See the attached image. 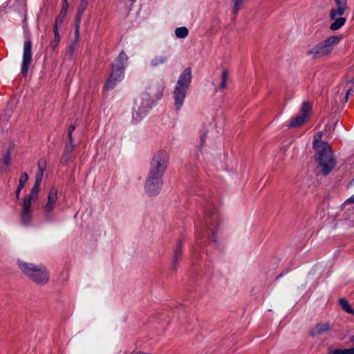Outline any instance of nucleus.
I'll use <instances>...</instances> for the list:
<instances>
[{
    "label": "nucleus",
    "mask_w": 354,
    "mask_h": 354,
    "mask_svg": "<svg viewBox=\"0 0 354 354\" xmlns=\"http://www.w3.org/2000/svg\"><path fill=\"white\" fill-rule=\"evenodd\" d=\"M46 162L44 160H39L37 162L38 171L44 172L46 169Z\"/></svg>",
    "instance_id": "c756f323"
},
{
    "label": "nucleus",
    "mask_w": 354,
    "mask_h": 354,
    "mask_svg": "<svg viewBox=\"0 0 354 354\" xmlns=\"http://www.w3.org/2000/svg\"><path fill=\"white\" fill-rule=\"evenodd\" d=\"M312 111V104L309 102H305L303 103L302 106L301 108V115L293 118L288 127L294 128L298 127L303 124L305 122H306L310 115Z\"/></svg>",
    "instance_id": "6e6552de"
},
{
    "label": "nucleus",
    "mask_w": 354,
    "mask_h": 354,
    "mask_svg": "<svg viewBox=\"0 0 354 354\" xmlns=\"http://www.w3.org/2000/svg\"><path fill=\"white\" fill-rule=\"evenodd\" d=\"M188 29L186 27H180L176 29L175 35L178 38H185L188 35Z\"/></svg>",
    "instance_id": "b1692460"
},
{
    "label": "nucleus",
    "mask_w": 354,
    "mask_h": 354,
    "mask_svg": "<svg viewBox=\"0 0 354 354\" xmlns=\"http://www.w3.org/2000/svg\"><path fill=\"white\" fill-rule=\"evenodd\" d=\"M44 176V172L38 171L36 174L35 184L40 185Z\"/></svg>",
    "instance_id": "473e14b6"
},
{
    "label": "nucleus",
    "mask_w": 354,
    "mask_h": 354,
    "mask_svg": "<svg viewBox=\"0 0 354 354\" xmlns=\"http://www.w3.org/2000/svg\"><path fill=\"white\" fill-rule=\"evenodd\" d=\"M88 3V0H81L80 4L77 9V13L75 17V20L81 21L82 14L86 8Z\"/></svg>",
    "instance_id": "6ab92c4d"
},
{
    "label": "nucleus",
    "mask_w": 354,
    "mask_h": 354,
    "mask_svg": "<svg viewBox=\"0 0 354 354\" xmlns=\"http://www.w3.org/2000/svg\"><path fill=\"white\" fill-rule=\"evenodd\" d=\"M342 39V35H334L316 44L319 53L322 57L329 56L335 45Z\"/></svg>",
    "instance_id": "0eeeda50"
},
{
    "label": "nucleus",
    "mask_w": 354,
    "mask_h": 354,
    "mask_svg": "<svg viewBox=\"0 0 354 354\" xmlns=\"http://www.w3.org/2000/svg\"><path fill=\"white\" fill-rule=\"evenodd\" d=\"M124 74V66H118L114 68L108 78L104 88L109 89L114 87L115 84L117 81L120 80Z\"/></svg>",
    "instance_id": "9d476101"
},
{
    "label": "nucleus",
    "mask_w": 354,
    "mask_h": 354,
    "mask_svg": "<svg viewBox=\"0 0 354 354\" xmlns=\"http://www.w3.org/2000/svg\"><path fill=\"white\" fill-rule=\"evenodd\" d=\"M315 160L317 163V172L328 175L335 167L337 161L330 145H324L315 149Z\"/></svg>",
    "instance_id": "f257e3e1"
},
{
    "label": "nucleus",
    "mask_w": 354,
    "mask_h": 354,
    "mask_svg": "<svg viewBox=\"0 0 354 354\" xmlns=\"http://www.w3.org/2000/svg\"><path fill=\"white\" fill-rule=\"evenodd\" d=\"M39 184H35V185L34 187L32 188L30 192L32 193V194H35V195H37L38 196V193L39 192Z\"/></svg>",
    "instance_id": "f704fd0d"
},
{
    "label": "nucleus",
    "mask_w": 354,
    "mask_h": 354,
    "mask_svg": "<svg viewBox=\"0 0 354 354\" xmlns=\"http://www.w3.org/2000/svg\"><path fill=\"white\" fill-rule=\"evenodd\" d=\"M10 154H11V149H8L7 150L6 154L3 157V162L7 167H9L10 165V161H11Z\"/></svg>",
    "instance_id": "c85d7f7f"
},
{
    "label": "nucleus",
    "mask_w": 354,
    "mask_h": 354,
    "mask_svg": "<svg viewBox=\"0 0 354 354\" xmlns=\"http://www.w3.org/2000/svg\"><path fill=\"white\" fill-rule=\"evenodd\" d=\"M329 354H354V350L351 348L346 349H328Z\"/></svg>",
    "instance_id": "5701e85b"
},
{
    "label": "nucleus",
    "mask_w": 354,
    "mask_h": 354,
    "mask_svg": "<svg viewBox=\"0 0 354 354\" xmlns=\"http://www.w3.org/2000/svg\"><path fill=\"white\" fill-rule=\"evenodd\" d=\"M192 78V69L190 67L184 69L178 78L174 91V104L176 110H180L183 104L184 100L187 95V91L191 84Z\"/></svg>",
    "instance_id": "f03ea898"
},
{
    "label": "nucleus",
    "mask_w": 354,
    "mask_h": 354,
    "mask_svg": "<svg viewBox=\"0 0 354 354\" xmlns=\"http://www.w3.org/2000/svg\"><path fill=\"white\" fill-rule=\"evenodd\" d=\"M26 198H29V200L32 201V200L37 198V195L32 194V192H30L28 196H25Z\"/></svg>",
    "instance_id": "ea45409f"
},
{
    "label": "nucleus",
    "mask_w": 354,
    "mask_h": 354,
    "mask_svg": "<svg viewBox=\"0 0 354 354\" xmlns=\"http://www.w3.org/2000/svg\"><path fill=\"white\" fill-rule=\"evenodd\" d=\"M77 44H76L73 41H72L71 44H70L69 48H68V53L71 56L73 55L74 51L75 50Z\"/></svg>",
    "instance_id": "72a5a7b5"
},
{
    "label": "nucleus",
    "mask_w": 354,
    "mask_h": 354,
    "mask_svg": "<svg viewBox=\"0 0 354 354\" xmlns=\"http://www.w3.org/2000/svg\"><path fill=\"white\" fill-rule=\"evenodd\" d=\"M336 4L335 8H332L330 10V18L334 20V22L330 24V28L332 30H337L339 29L346 23V18L342 17L345 11L348 8L346 0H334Z\"/></svg>",
    "instance_id": "20e7f679"
},
{
    "label": "nucleus",
    "mask_w": 354,
    "mask_h": 354,
    "mask_svg": "<svg viewBox=\"0 0 354 354\" xmlns=\"http://www.w3.org/2000/svg\"><path fill=\"white\" fill-rule=\"evenodd\" d=\"M244 1L245 0H232L233 14L236 15L243 8Z\"/></svg>",
    "instance_id": "412c9836"
},
{
    "label": "nucleus",
    "mask_w": 354,
    "mask_h": 354,
    "mask_svg": "<svg viewBox=\"0 0 354 354\" xmlns=\"http://www.w3.org/2000/svg\"><path fill=\"white\" fill-rule=\"evenodd\" d=\"M68 8V6L62 5L59 15L56 18L54 26L59 27L62 24L64 19L66 17Z\"/></svg>",
    "instance_id": "dca6fc26"
},
{
    "label": "nucleus",
    "mask_w": 354,
    "mask_h": 354,
    "mask_svg": "<svg viewBox=\"0 0 354 354\" xmlns=\"http://www.w3.org/2000/svg\"><path fill=\"white\" fill-rule=\"evenodd\" d=\"M353 91V89H349L347 92H346V94H348V95L351 94V93Z\"/></svg>",
    "instance_id": "49530a36"
},
{
    "label": "nucleus",
    "mask_w": 354,
    "mask_h": 354,
    "mask_svg": "<svg viewBox=\"0 0 354 354\" xmlns=\"http://www.w3.org/2000/svg\"><path fill=\"white\" fill-rule=\"evenodd\" d=\"M167 159L168 156L166 152L158 151L156 153L152 160L149 176L156 179L161 178L167 167Z\"/></svg>",
    "instance_id": "39448f33"
},
{
    "label": "nucleus",
    "mask_w": 354,
    "mask_h": 354,
    "mask_svg": "<svg viewBox=\"0 0 354 354\" xmlns=\"http://www.w3.org/2000/svg\"><path fill=\"white\" fill-rule=\"evenodd\" d=\"M323 136V132L319 131L316 133V136L315 137L314 141H313V149H317L318 147H323L324 145H329L328 143L326 142L322 141V138Z\"/></svg>",
    "instance_id": "a211bd4d"
},
{
    "label": "nucleus",
    "mask_w": 354,
    "mask_h": 354,
    "mask_svg": "<svg viewBox=\"0 0 354 354\" xmlns=\"http://www.w3.org/2000/svg\"><path fill=\"white\" fill-rule=\"evenodd\" d=\"M147 106H142L140 102H136L133 107V119L136 120L142 118L147 111Z\"/></svg>",
    "instance_id": "2eb2a0df"
},
{
    "label": "nucleus",
    "mask_w": 354,
    "mask_h": 354,
    "mask_svg": "<svg viewBox=\"0 0 354 354\" xmlns=\"http://www.w3.org/2000/svg\"><path fill=\"white\" fill-rule=\"evenodd\" d=\"M28 179V174L24 172V173H22L21 174V176L19 180V185L17 188V190H16V197L17 198H19V194H20V192L21 191V189L24 188L26 183L27 182Z\"/></svg>",
    "instance_id": "f3484780"
},
{
    "label": "nucleus",
    "mask_w": 354,
    "mask_h": 354,
    "mask_svg": "<svg viewBox=\"0 0 354 354\" xmlns=\"http://www.w3.org/2000/svg\"><path fill=\"white\" fill-rule=\"evenodd\" d=\"M81 21L75 20V38L73 42L77 44L80 39V27Z\"/></svg>",
    "instance_id": "bb28decb"
},
{
    "label": "nucleus",
    "mask_w": 354,
    "mask_h": 354,
    "mask_svg": "<svg viewBox=\"0 0 354 354\" xmlns=\"http://www.w3.org/2000/svg\"><path fill=\"white\" fill-rule=\"evenodd\" d=\"M127 59L128 57L127 55L123 51H122L118 56V59L120 62V66H124V62H127Z\"/></svg>",
    "instance_id": "7c9ffc66"
},
{
    "label": "nucleus",
    "mask_w": 354,
    "mask_h": 354,
    "mask_svg": "<svg viewBox=\"0 0 354 354\" xmlns=\"http://www.w3.org/2000/svg\"><path fill=\"white\" fill-rule=\"evenodd\" d=\"M18 266L21 272L37 284H45L48 281V274L45 266L35 265L18 260Z\"/></svg>",
    "instance_id": "7ed1b4c3"
},
{
    "label": "nucleus",
    "mask_w": 354,
    "mask_h": 354,
    "mask_svg": "<svg viewBox=\"0 0 354 354\" xmlns=\"http://www.w3.org/2000/svg\"><path fill=\"white\" fill-rule=\"evenodd\" d=\"M339 302L341 306L342 307V308L346 313H351V314H354V311L352 310V308H351L350 304H348V302L346 299H340L339 300Z\"/></svg>",
    "instance_id": "a878e982"
},
{
    "label": "nucleus",
    "mask_w": 354,
    "mask_h": 354,
    "mask_svg": "<svg viewBox=\"0 0 354 354\" xmlns=\"http://www.w3.org/2000/svg\"><path fill=\"white\" fill-rule=\"evenodd\" d=\"M227 78H228V71L227 69H224V70H223L222 73H221V80L227 82Z\"/></svg>",
    "instance_id": "e433bc0d"
},
{
    "label": "nucleus",
    "mask_w": 354,
    "mask_h": 354,
    "mask_svg": "<svg viewBox=\"0 0 354 354\" xmlns=\"http://www.w3.org/2000/svg\"><path fill=\"white\" fill-rule=\"evenodd\" d=\"M62 5H66L67 6H68V0H63V4Z\"/></svg>",
    "instance_id": "a18cd8bd"
},
{
    "label": "nucleus",
    "mask_w": 354,
    "mask_h": 354,
    "mask_svg": "<svg viewBox=\"0 0 354 354\" xmlns=\"http://www.w3.org/2000/svg\"><path fill=\"white\" fill-rule=\"evenodd\" d=\"M353 183H354V179L351 180V182L350 183V185H353Z\"/></svg>",
    "instance_id": "8fccbe9b"
},
{
    "label": "nucleus",
    "mask_w": 354,
    "mask_h": 354,
    "mask_svg": "<svg viewBox=\"0 0 354 354\" xmlns=\"http://www.w3.org/2000/svg\"><path fill=\"white\" fill-rule=\"evenodd\" d=\"M68 142L67 144H73V139L72 134H68Z\"/></svg>",
    "instance_id": "79ce46f5"
},
{
    "label": "nucleus",
    "mask_w": 354,
    "mask_h": 354,
    "mask_svg": "<svg viewBox=\"0 0 354 354\" xmlns=\"http://www.w3.org/2000/svg\"><path fill=\"white\" fill-rule=\"evenodd\" d=\"M32 43L31 41L28 40L24 42L23 59L21 64V73L24 76H26L28 68L32 62Z\"/></svg>",
    "instance_id": "1a4fd4ad"
},
{
    "label": "nucleus",
    "mask_w": 354,
    "mask_h": 354,
    "mask_svg": "<svg viewBox=\"0 0 354 354\" xmlns=\"http://www.w3.org/2000/svg\"><path fill=\"white\" fill-rule=\"evenodd\" d=\"M57 199V189L55 187H51L48 195V201L44 207V211L46 216L48 217L52 213L54 207L55 203Z\"/></svg>",
    "instance_id": "9b49d317"
},
{
    "label": "nucleus",
    "mask_w": 354,
    "mask_h": 354,
    "mask_svg": "<svg viewBox=\"0 0 354 354\" xmlns=\"http://www.w3.org/2000/svg\"><path fill=\"white\" fill-rule=\"evenodd\" d=\"M306 55L308 57L313 59L321 57L316 45L308 49L306 52Z\"/></svg>",
    "instance_id": "4be33fe9"
},
{
    "label": "nucleus",
    "mask_w": 354,
    "mask_h": 354,
    "mask_svg": "<svg viewBox=\"0 0 354 354\" xmlns=\"http://www.w3.org/2000/svg\"><path fill=\"white\" fill-rule=\"evenodd\" d=\"M58 28L59 26H54L53 27V32H54V40L52 41L50 44V46L52 49V50H55L59 41L60 39L59 32H58Z\"/></svg>",
    "instance_id": "aec40b11"
},
{
    "label": "nucleus",
    "mask_w": 354,
    "mask_h": 354,
    "mask_svg": "<svg viewBox=\"0 0 354 354\" xmlns=\"http://www.w3.org/2000/svg\"><path fill=\"white\" fill-rule=\"evenodd\" d=\"M212 241L217 244L218 243V238L216 235L215 232H212Z\"/></svg>",
    "instance_id": "58836bf2"
},
{
    "label": "nucleus",
    "mask_w": 354,
    "mask_h": 354,
    "mask_svg": "<svg viewBox=\"0 0 354 354\" xmlns=\"http://www.w3.org/2000/svg\"><path fill=\"white\" fill-rule=\"evenodd\" d=\"M183 241L180 240L178 241L177 248L175 249L173 255V266L174 269L176 270L177 265L178 264L180 257L183 254Z\"/></svg>",
    "instance_id": "4468645a"
},
{
    "label": "nucleus",
    "mask_w": 354,
    "mask_h": 354,
    "mask_svg": "<svg viewBox=\"0 0 354 354\" xmlns=\"http://www.w3.org/2000/svg\"><path fill=\"white\" fill-rule=\"evenodd\" d=\"M24 30L26 32H28V27H27V25H26V17H25L24 18Z\"/></svg>",
    "instance_id": "37998d69"
},
{
    "label": "nucleus",
    "mask_w": 354,
    "mask_h": 354,
    "mask_svg": "<svg viewBox=\"0 0 354 354\" xmlns=\"http://www.w3.org/2000/svg\"><path fill=\"white\" fill-rule=\"evenodd\" d=\"M227 87V82L226 81H223V80H221V82L219 85V88L221 90H224Z\"/></svg>",
    "instance_id": "4c0bfd02"
},
{
    "label": "nucleus",
    "mask_w": 354,
    "mask_h": 354,
    "mask_svg": "<svg viewBox=\"0 0 354 354\" xmlns=\"http://www.w3.org/2000/svg\"><path fill=\"white\" fill-rule=\"evenodd\" d=\"M166 59L162 55H156L151 59V64L153 66H158L165 62Z\"/></svg>",
    "instance_id": "393cba45"
},
{
    "label": "nucleus",
    "mask_w": 354,
    "mask_h": 354,
    "mask_svg": "<svg viewBox=\"0 0 354 354\" xmlns=\"http://www.w3.org/2000/svg\"><path fill=\"white\" fill-rule=\"evenodd\" d=\"M333 330V324L330 321H319L317 322L308 331V335L310 337L328 335Z\"/></svg>",
    "instance_id": "423d86ee"
},
{
    "label": "nucleus",
    "mask_w": 354,
    "mask_h": 354,
    "mask_svg": "<svg viewBox=\"0 0 354 354\" xmlns=\"http://www.w3.org/2000/svg\"><path fill=\"white\" fill-rule=\"evenodd\" d=\"M75 148L74 144H66L64 153L71 155L73 149Z\"/></svg>",
    "instance_id": "2f4dec72"
},
{
    "label": "nucleus",
    "mask_w": 354,
    "mask_h": 354,
    "mask_svg": "<svg viewBox=\"0 0 354 354\" xmlns=\"http://www.w3.org/2000/svg\"><path fill=\"white\" fill-rule=\"evenodd\" d=\"M81 21L75 20V38L73 42L77 44L80 39V27Z\"/></svg>",
    "instance_id": "cd10ccee"
},
{
    "label": "nucleus",
    "mask_w": 354,
    "mask_h": 354,
    "mask_svg": "<svg viewBox=\"0 0 354 354\" xmlns=\"http://www.w3.org/2000/svg\"><path fill=\"white\" fill-rule=\"evenodd\" d=\"M162 185L161 178L156 179L151 178V176H148L146 180V190L149 194H156L160 192Z\"/></svg>",
    "instance_id": "f8f14e48"
},
{
    "label": "nucleus",
    "mask_w": 354,
    "mask_h": 354,
    "mask_svg": "<svg viewBox=\"0 0 354 354\" xmlns=\"http://www.w3.org/2000/svg\"><path fill=\"white\" fill-rule=\"evenodd\" d=\"M71 158V155L69 154H66L64 153L63 156H62V161H63V163L64 165H68V162H69V160Z\"/></svg>",
    "instance_id": "c9c22d12"
},
{
    "label": "nucleus",
    "mask_w": 354,
    "mask_h": 354,
    "mask_svg": "<svg viewBox=\"0 0 354 354\" xmlns=\"http://www.w3.org/2000/svg\"><path fill=\"white\" fill-rule=\"evenodd\" d=\"M31 201L29 198L24 197L22 205L21 221L24 223H28L31 217L32 211L30 209Z\"/></svg>",
    "instance_id": "ddd939ff"
},
{
    "label": "nucleus",
    "mask_w": 354,
    "mask_h": 354,
    "mask_svg": "<svg viewBox=\"0 0 354 354\" xmlns=\"http://www.w3.org/2000/svg\"><path fill=\"white\" fill-rule=\"evenodd\" d=\"M346 202L348 203H354V195L352 196L351 197H350L347 201Z\"/></svg>",
    "instance_id": "c03bdc74"
},
{
    "label": "nucleus",
    "mask_w": 354,
    "mask_h": 354,
    "mask_svg": "<svg viewBox=\"0 0 354 354\" xmlns=\"http://www.w3.org/2000/svg\"><path fill=\"white\" fill-rule=\"evenodd\" d=\"M351 342H353L354 343V337H353L351 338ZM352 349H353V350H354V348H352Z\"/></svg>",
    "instance_id": "09e8293b"
},
{
    "label": "nucleus",
    "mask_w": 354,
    "mask_h": 354,
    "mask_svg": "<svg viewBox=\"0 0 354 354\" xmlns=\"http://www.w3.org/2000/svg\"><path fill=\"white\" fill-rule=\"evenodd\" d=\"M348 94H346V96H345V101L347 102L348 101Z\"/></svg>",
    "instance_id": "de8ad7c7"
},
{
    "label": "nucleus",
    "mask_w": 354,
    "mask_h": 354,
    "mask_svg": "<svg viewBox=\"0 0 354 354\" xmlns=\"http://www.w3.org/2000/svg\"><path fill=\"white\" fill-rule=\"evenodd\" d=\"M75 126L74 124H71L69 126L68 129V134H72L73 131L75 130Z\"/></svg>",
    "instance_id": "a19ab883"
}]
</instances>
